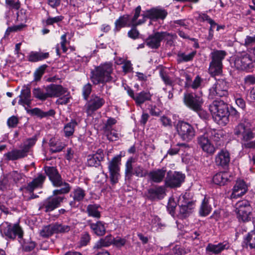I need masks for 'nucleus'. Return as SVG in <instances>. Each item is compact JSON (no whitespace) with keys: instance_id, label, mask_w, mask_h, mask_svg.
<instances>
[{"instance_id":"f257e3e1","label":"nucleus","mask_w":255,"mask_h":255,"mask_svg":"<svg viewBox=\"0 0 255 255\" xmlns=\"http://www.w3.org/2000/svg\"><path fill=\"white\" fill-rule=\"evenodd\" d=\"M213 117L218 122L226 124L230 115L227 104L223 100H214L209 106Z\"/></svg>"},{"instance_id":"f03ea898","label":"nucleus","mask_w":255,"mask_h":255,"mask_svg":"<svg viewBox=\"0 0 255 255\" xmlns=\"http://www.w3.org/2000/svg\"><path fill=\"white\" fill-rule=\"evenodd\" d=\"M112 70L111 65H101L91 71V80L95 85L108 82L111 80Z\"/></svg>"},{"instance_id":"7ed1b4c3","label":"nucleus","mask_w":255,"mask_h":255,"mask_svg":"<svg viewBox=\"0 0 255 255\" xmlns=\"http://www.w3.org/2000/svg\"><path fill=\"white\" fill-rule=\"evenodd\" d=\"M141 9L140 5L137 6L134 10V15L131 18L128 14L121 16L115 21L114 31L115 32L119 31L123 27L139 25L140 24H137L138 22L137 19L140 15Z\"/></svg>"},{"instance_id":"20e7f679","label":"nucleus","mask_w":255,"mask_h":255,"mask_svg":"<svg viewBox=\"0 0 255 255\" xmlns=\"http://www.w3.org/2000/svg\"><path fill=\"white\" fill-rule=\"evenodd\" d=\"M37 139L35 136L27 139L21 149H13L4 154L5 159L8 160H16L27 155L30 148L33 146Z\"/></svg>"},{"instance_id":"39448f33","label":"nucleus","mask_w":255,"mask_h":255,"mask_svg":"<svg viewBox=\"0 0 255 255\" xmlns=\"http://www.w3.org/2000/svg\"><path fill=\"white\" fill-rule=\"evenodd\" d=\"M176 129L182 140L186 142L191 141L196 135L195 128L190 124L183 121L178 122Z\"/></svg>"},{"instance_id":"423d86ee","label":"nucleus","mask_w":255,"mask_h":255,"mask_svg":"<svg viewBox=\"0 0 255 255\" xmlns=\"http://www.w3.org/2000/svg\"><path fill=\"white\" fill-rule=\"evenodd\" d=\"M237 218L240 221L244 222L251 221L253 218L252 207L249 202L244 200L238 202L236 205Z\"/></svg>"},{"instance_id":"0eeeda50","label":"nucleus","mask_w":255,"mask_h":255,"mask_svg":"<svg viewBox=\"0 0 255 255\" xmlns=\"http://www.w3.org/2000/svg\"><path fill=\"white\" fill-rule=\"evenodd\" d=\"M168 14V12L164 8L156 7L149 9L143 11L141 16L142 18L138 19L137 24H142L144 23L147 18L150 20H156L157 19H164Z\"/></svg>"},{"instance_id":"6e6552de","label":"nucleus","mask_w":255,"mask_h":255,"mask_svg":"<svg viewBox=\"0 0 255 255\" xmlns=\"http://www.w3.org/2000/svg\"><path fill=\"white\" fill-rule=\"evenodd\" d=\"M255 128L248 124L241 123L234 128V134L243 142H247L253 139L255 135Z\"/></svg>"},{"instance_id":"1a4fd4ad","label":"nucleus","mask_w":255,"mask_h":255,"mask_svg":"<svg viewBox=\"0 0 255 255\" xmlns=\"http://www.w3.org/2000/svg\"><path fill=\"white\" fill-rule=\"evenodd\" d=\"M0 232L2 236L12 239L17 236L19 239L23 237V231L18 224L12 225L8 222H3L0 225Z\"/></svg>"},{"instance_id":"9d476101","label":"nucleus","mask_w":255,"mask_h":255,"mask_svg":"<svg viewBox=\"0 0 255 255\" xmlns=\"http://www.w3.org/2000/svg\"><path fill=\"white\" fill-rule=\"evenodd\" d=\"M121 157L117 155L113 157L108 163V167L110 173V179L112 184H115L119 181L120 176V164Z\"/></svg>"},{"instance_id":"9b49d317","label":"nucleus","mask_w":255,"mask_h":255,"mask_svg":"<svg viewBox=\"0 0 255 255\" xmlns=\"http://www.w3.org/2000/svg\"><path fill=\"white\" fill-rule=\"evenodd\" d=\"M228 83L222 79L218 80L209 89V97L213 99L215 97H227L229 95Z\"/></svg>"},{"instance_id":"f8f14e48","label":"nucleus","mask_w":255,"mask_h":255,"mask_svg":"<svg viewBox=\"0 0 255 255\" xmlns=\"http://www.w3.org/2000/svg\"><path fill=\"white\" fill-rule=\"evenodd\" d=\"M183 102L189 109L193 111L198 110L203 103V99L192 93H185L184 94Z\"/></svg>"},{"instance_id":"ddd939ff","label":"nucleus","mask_w":255,"mask_h":255,"mask_svg":"<svg viewBox=\"0 0 255 255\" xmlns=\"http://www.w3.org/2000/svg\"><path fill=\"white\" fill-rule=\"evenodd\" d=\"M185 175L181 172L169 171L167 173L165 185L171 188L179 187L185 179Z\"/></svg>"},{"instance_id":"4468645a","label":"nucleus","mask_w":255,"mask_h":255,"mask_svg":"<svg viewBox=\"0 0 255 255\" xmlns=\"http://www.w3.org/2000/svg\"><path fill=\"white\" fill-rule=\"evenodd\" d=\"M64 199V196H50L43 201L39 209H44L45 212H51L58 208Z\"/></svg>"},{"instance_id":"2eb2a0df","label":"nucleus","mask_w":255,"mask_h":255,"mask_svg":"<svg viewBox=\"0 0 255 255\" xmlns=\"http://www.w3.org/2000/svg\"><path fill=\"white\" fill-rule=\"evenodd\" d=\"M105 102L103 98L93 94L85 105L88 116H91L95 111L101 108L104 105Z\"/></svg>"},{"instance_id":"dca6fc26","label":"nucleus","mask_w":255,"mask_h":255,"mask_svg":"<svg viewBox=\"0 0 255 255\" xmlns=\"http://www.w3.org/2000/svg\"><path fill=\"white\" fill-rule=\"evenodd\" d=\"M44 169L46 174L53 185L55 187H60L64 180L56 168L53 166H46L44 167Z\"/></svg>"},{"instance_id":"f3484780","label":"nucleus","mask_w":255,"mask_h":255,"mask_svg":"<svg viewBox=\"0 0 255 255\" xmlns=\"http://www.w3.org/2000/svg\"><path fill=\"white\" fill-rule=\"evenodd\" d=\"M163 31L156 32L150 35L145 40L146 45L151 49H158L163 40Z\"/></svg>"},{"instance_id":"a211bd4d","label":"nucleus","mask_w":255,"mask_h":255,"mask_svg":"<svg viewBox=\"0 0 255 255\" xmlns=\"http://www.w3.org/2000/svg\"><path fill=\"white\" fill-rule=\"evenodd\" d=\"M103 150L99 149L95 153L89 154L87 156V164L90 167H98L101 164V161L104 159Z\"/></svg>"},{"instance_id":"6ab92c4d","label":"nucleus","mask_w":255,"mask_h":255,"mask_svg":"<svg viewBox=\"0 0 255 255\" xmlns=\"http://www.w3.org/2000/svg\"><path fill=\"white\" fill-rule=\"evenodd\" d=\"M208 138V135L205 132L197 137V143L203 151L208 153L213 154L215 151V148Z\"/></svg>"},{"instance_id":"aec40b11","label":"nucleus","mask_w":255,"mask_h":255,"mask_svg":"<svg viewBox=\"0 0 255 255\" xmlns=\"http://www.w3.org/2000/svg\"><path fill=\"white\" fill-rule=\"evenodd\" d=\"M230 246L228 241H225L217 244L209 243L206 248V251L208 254L218 255L222 251L229 249Z\"/></svg>"},{"instance_id":"412c9836","label":"nucleus","mask_w":255,"mask_h":255,"mask_svg":"<svg viewBox=\"0 0 255 255\" xmlns=\"http://www.w3.org/2000/svg\"><path fill=\"white\" fill-rule=\"evenodd\" d=\"M47 92L48 97H59L67 93V89L63 87L60 85L50 84L45 88Z\"/></svg>"},{"instance_id":"4be33fe9","label":"nucleus","mask_w":255,"mask_h":255,"mask_svg":"<svg viewBox=\"0 0 255 255\" xmlns=\"http://www.w3.org/2000/svg\"><path fill=\"white\" fill-rule=\"evenodd\" d=\"M230 161V154L225 149H222L218 153L215 158L217 166L226 168L228 166Z\"/></svg>"},{"instance_id":"5701e85b","label":"nucleus","mask_w":255,"mask_h":255,"mask_svg":"<svg viewBox=\"0 0 255 255\" xmlns=\"http://www.w3.org/2000/svg\"><path fill=\"white\" fill-rule=\"evenodd\" d=\"M164 194V188L160 186L148 189L146 193V196L148 199L154 201L163 198Z\"/></svg>"},{"instance_id":"b1692460","label":"nucleus","mask_w":255,"mask_h":255,"mask_svg":"<svg viewBox=\"0 0 255 255\" xmlns=\"http://www.w3.org/2000/svg\"><path fill=\"white\" fill-rule=\"evenodd\" d=\"M45 179V175L42 173H38L37 177L29 182L24 189L30 193H32L35 189L42 187Z\"/></svg>"},{"instance_id":"393cba45","label":"nucleus","mask_w":255,"mask_h":255,"mask_svg":"<svg viewBox=\"0 0 255 255\" xmlns=\"http://www.w3.org/2000/svg\"><path fill=\"white\" fill-rule=\"evenodd\" d=\"M248 190V187L244 181L237 180L234 185L232 193L231 195V198H236L244 195Z\"/></svg>"},{"instance_id":"a878e982","label":"nucleus","mask_w":255,"mask_h":255,"mask_svg":"<svg viewBox=\"0 0 255 255\" xmlns=\"http://www.w3.org/2000/svg\"><path fill=\"white\" fill-rule=\"evenodd\" d=\"M19 100L18 102L19 105L30 106L31 103L30 89L27 86H24L19 96Z\"/></svg>"},{"instance_id":"bb28decb","label":"nucleus","mask_w":255,"mask_h":255,"mask_svg":"<svg viewBox=\"0 0 255 255\" xmlns=\"http://www.w3.org/2000/svg\"><path fill=\"white\" fill-rule=\"evenodd\" d=\"M88 224L91 230L97 236H102L105 234L106 229L104 222L99 221L96 223H93L89 221Z\"/></svg>"},{"instance_id":"cd10ccee","label":"nucleus","mask_w":255,"mask_h":255,"mask_svg":"<svg viewBox=\"0 0 255 255\" xmlns=\"http://www.w3.org/2000/svg\"><path fill=\"white\" fill-rule=\"evenodd\" d=\"M166 173V169L164 168H162L151 171L148 173V176L152 182L160 183L163 181Z\"/></svg>"},{"instance_id":"c85d7f7f","label":"nucleus","mask_w":255,"mask_h":255,"mask_svg":"<svg viewBox=\"0 0 255 255\" xmlns=\"http://www.w3.org/2000/svg\"><path fill=\"white\" fill-rule=\"evenodd\" d=\"M86 196L85 191L80 187L75 188L71 192L70 196L73 199V201L70 202L71 206H75L76 202L82 201Z\"/></svg>"},{"instance_id":"c756f323","label":"nucleus","mask_w":255,"mask_h":255,"mask_svg":"<svg viewBox=\"0 0 255 255\" xmlns=\"http://www.w3.org/2000/svg\"><path fill=\"white\" fill-rule=\"evenodd\" d=\"M224 50H216L211 53L212 62L210 64H222V61L227 55Z\"/></svg>"},{"instance_id":"7c9ffc66","label":"nucleus","mask_w":255,"mask_h":255,"mask_svg":"<svg viewBox=\"0 0 255 255\" xmlns=\"http://www.w3.org/2000/svg\"><path fill=\"white\" fill-rule=\"evenodd\" d=\"M229 174L226 172H220L216 173L213 177V182L217 185L222 186L229 180Z\"/></svg>"},{"instance_id":"2f4dec72","label":"nucleus","mask_w":255,"mask_h":255,"mask_svg":"<svg viewBox=\"0 0 255 255\" xmlns=\"http://www.w3.org/2000/svg\"><path fill=\"white\" fill-rule=\"evenodd\" d=\"M48 52L31 51L28 55V60L31 62H36L47 58Z\"/></svg>"},{"instance_id":"473e14b6","label":"nucleus","mask_w":255,"mask_h":255,"mask_svg":"<svg viewBox=\"0 0 255 255\" xmlns=\"http://www.w3.org/2000/svg\"><path fill=\"white\" fill-rule=\"evenodd\" d=\"M170 68L161 66L160 69L159 74L161 77L162 80L164 82V84L166 85L173 86V81L172 80L169 76L168 75V74L170 72L172 73V71L169 72Z\"/></svg>"},{"instance_id":"72a5a7b5","label":"nucleus","mask_w":255,"mask_h":255,"mask_svg":"<svg viewBox=\"0 0 255 255\" xmlns=\"http://www.w3.org/2000/svg\"><path fill=\"white\" fill-rule=\"evenodd\" d=\"M206 133L209 137L216 142H220L224 136L223 131L221 130L210 129L208 130Z\"/></svg>"},{"instance_id":"f704fd0d","label":"nucleus","mask_w":255,"mask_h":255,"mask_svg":"<svg viewBox=\"0 0 255 255\" xmlns=\"http://www.w3.org/2000/svg\"><path fill=\"white\" fill-rule=\"evenodd\" d=\"M78 126V123L75 120H71V121L64 126V133L66 137L72 136L75 131V128Z\"/></svg>"},{"instance_id":"c9c22d12","label":"nucleus","mask_w":255,"mask_h":255,"mask_svg":"<svg viewBox=\"0 0 255 255\" xmlns=\"http://www.w3.org/2000/svg\"><path fill=\"white\" fill-rule=\"evenodd\" d=\"M151 95L149 92L142 91L136 94L134 101L138 105H140L146 101L151 100Z\"/></svg>"},{"instance_id":"e433bc0d","label":"nucleus","mask_w":255,"mask_h":255,"mask_svg":"<svg viewBox=\"0 0 255 255\" xmlns=\"http://www.w3.org/2000/svg\"><path fill=\"white\" fill-rule=\"evenodd\" d=\"M113 238L111 235L107 236L103 239L98 241L94 246L95 249H101L103 247H108L113 245Z\"/></svg>"},{"instance_id":"4c0bfd02","label":"nucleus","mask_w":255,"mask_h":255,"mask_svg":"<svg viewBox=\"0 0 255 255\" xmlns=\"http://www.w3.org/2000/svg\"><path fill=\"white\" fill-rule=\"evenodd\" d=\"M196 54V51L190 53L179 52L177 55V60L179 62H187L191 61Z\"/></svg>"},{"instance_id":"58836bf2","label":"nucleus","mask_w":255,"mask_h":255,"mask_svg":"<svg viewBox=\"0 0 255 255\" xmlns=\"http://www.w3.org/2000/svg\"><path fill=\"white\" fill-rule=\"evenodd\" d=\"M180 209L178 213V217L180 219H184L188 217L192 212L194 205L185 206L183 203L181 206H179Z\"/></svg>"},{"instance_id":"ea45409f","label":"nucleus","mask_w":255,"mask_h":255,"mask_svg":"<svg viewBox=\"0 0 255 255\" xmlns=\"http://www.w3.org/2000/svg\"><path fill=\"white\" fill-rule=\"evenodd\" d=\"M135 162V159L133 157H129L126 163L125 176L126 179H130L133 175V168L132 163Z\"/></svg>"},{"instance_id":"a19ab883","label":"nucleus","mask_w":255,"mask_h":255,"mask_svg":"<svg viewBox=\"0 0 255 255\" xmlns=\"http://www.w3.org/2000/svg\"><path fill=\"white\" fill-rule=\"evenodd\" d=\"M100 207V206L97 204H90L88 205L86 210L88 215L97 219L100 218L101 217V213L98 210Z\"/></svg>"},{"instance_id":"79ce46f5","label":"nucleus","mask_w":255,"mask_h":255,"mask_svg":"<svg viewBox=\"0 0 255 255\" xmlns=\"http://www.w3.org/2000/svg\"><path fill=\"white\" fill-rule=\"evenodd\" d=\"M55 234H65L69 232L72 227L69 225L56 223L53 224Z\"/></svg>"},{"instance_id":"37998d69","label":"nucleus","mask_w":255,"mask_h":255,"mask_svg":"<svg viewBox=\"0 0 255 255\" xmlns=\"http://www.w3.org/2000/svg\"><path fill=\"white\" fill-rule=\"evenodd\" d=\"M211 206L209 205V199L205 197L202 201L199 210L200 215L202 216H207L211 212Z\"/></svg>"},{"instance_id":"c03bdc74","label":"nucleus","mask_w":255,"mask_h":255,"mask_svg":"<svg viewBox=\"0 0 255 255\" xmlns=\"http://www.w3.org/2000/svg\"><path fill=\"white\" fill-rule=\"evenodd\" d=\"M54 234L53 224L44 226L39 231L40 236L44 238H48Z\"/></svg>"},{"instance_id":"a18cd8bd","label":"nucleus","mask_w":255,"mask_h":255,"mask_svg":"<svg viewBox=\"0 0 255 255\" xmlns=\"http://www.w3.org/2000/svg\"><path fill=\"white\" fill-rule=\"evenodd\" d=\"M60 187H62L59 189H56L53 191V196H58V195L65 194L69 192L71 190V186L67 182L64 181H62V183Z\"/></svg>"},{"instance_id":"49530a36","label":"nucleus","mask_w":255,"mask_h":255,"mask_svg":"<svg viewBox=\"0 0 255 255\" xmlns=\"http://www.w3.org/2000/svg\"><path fill=\"white\" fill-rule=\"evenodd\" d=\"M23 174L17 171H12L7 175L8 179L12 180L15 183L20 182L23 179Z\"/></svg>"},{"instance_id":"de8ad7c7","label":"nucleus","mask_w":255,"mask_h":255,"mask_svg":"<svg viewBox=\"0 0 255 255\" xmlns=\"http://www.w3.org/2000/svg\"><path fill=\"white\" fill-rule=\"evenodd\" d=\"M148 171L145 169L140 165H136L133 168V175H134L137 177H144L148 175Z\"/></svg>"},{"instance_id":"09e8293b","label":"nucleus","mask_w":255,"mask_h":255,"mask_svg":"<svg viewBox=\"0 0 255 255\" xmlns=\"http://www.w3.org/2000/svg\"><path fill=\"white\" fill-rule=\"evenodd\" d=\"M33 94L36 98L42 101L45 100L47 98H49L47 92H45L43 89L39 88L34 89Z\"/></svg>"},{"instance_id":"8fccbe9b","label":"nucleus","mask_w":255,"mask_h":255,"mask_svg":"<svg viewBox=\"0 0 255 255\" xmlns=\"http://www.w3.org/2000/svg\"><path fill=\"white\" fill-rule=\"evenodd\" d=\"M163 40L166 41V44L169 46H172L174 44V40L177 38V35L175 34L169 33L167 31H163Z\"/></svg>"},{"instance_id":"3c124183","label":"nucleus","mask_w":255,"mask_h":255,"mask_svg":"<svg viewBox=\"0 0 255 255\" xmlns=\"http://www.w3.org/2000/svg\"><path fill=\"white\" fill-rule=\"evenodd\" d=\"M222 72V65H210L209 72L212 76L219 75Z\"/></svg>"},{"instance_id":"603ef678","label":"nucleus","mask_w":255,"mask_h":255,"mask_svg":"<svg viewBox=\"0 0 255 255\" xmlns=\"http://www.w3.org/2000/svg\"><path fill=\"white\" fill-rule=\"evenodd\" d=\"M47 66L46 65H42L40 66L34 73V80L38 81L40 79L41 77L46 70Z\"/></svg>"},{"instance_id":"864d4df0","label":"nucleus","mask_w":255,"mask_h":255,"mask_svg":"<svg viewBox=\"0 0 255 255\" xmlns=\"http://www.w3.org/2000/svg\"><path fill=\"white\" fill-rule=\"evenodd\" d=\"M246 241L247 243L251 248H255V230L248 234Z\"/></svg>"},{"instance_id":"5fc2aeb1","label":"nucleus","mask_w":255,"mask_h":255,"mask_svg":"<svg viewBox=\"0 0 255 255\" xmlns=\"http://www.w3.org/2000/svg\"><path fill=\"white\" fill-rule=\"evenodd\" d=\"M127 242V240L125 238H122L117 237L113 238V245L117 248H121L124 246Z\"/></svg>"},{"instance_id":"6e6d98bb","label":"nucleus","mask_w":255,"mask_h":255,"mask_svg":"<svg viewBox=\"0 0 255 255\" xmlns=\"http://www.w3.org/2000/svg\"><path fill=\"white\" fill-rule=\"evenodd\" d=\"M106 134L107 138L111 141H116L119 139V134L112 128L110 131H104Z\"/></svg>"},{"instance_id":"4d7b16f0","label":"nucleus","mask_w":255,"mask_h":255,"mask_svg":"<svg viewBox=\"0 0 255 255\" xmlns=\"http://www.w3.org/2000/svg\"><path fill=\"white\" fill-rule=\"evenodd\" d=\"M92 91V85L90 83H88L84 85L83 87L82 94L84 99L87 100Z\"/></svg>"},{"instance_id":"13d9d810","label":"nucleus","mask_w":255,"mask_h":255,"mask_svg":"<svg viewBox=\"0 0 255 255\" xmlns=\"http://www.w3.org/2000/svg\"><path fill=\"white\" fill-rule=\"evenodd\" d=\"M63 19V16L62 15L56 16L55 17H49L45 21L46 25H53L54 23H58Z\"/></svg>"},{"instance_id":"bf43d9fd","label":"nucleus","mask_w":255,"mask_h":255,"mask_svg":"<svg viewBox=\"0 0 255 255\" xmlns=\"http://www.w3.org/2000/svg\"><path fill=\"white\" fill-rule=\"evenodd\" d=\"M185 204V206L194 205V203L189 199H187L186 195L180 196L178 200V205L181 206V204Z\"/></svg>"},{"instance_id":"052dcab7","label":"nucleus","mask_w":255,"mask_h":255,"mask_svg":"<svg viewBox=\"0 0 255 255\" xmlns=\"http://www.w3.org/2000/svg\"><path fill=\"white\" fill-rule=\"evenodd\" d=\"M35 247V243L33 241L24 242L22 244L23 250L26 252H30Z\"/></svg>"},{"instance_id":"680f3d73","label":"nucleus","mask_w":255,"mask_h":255,"mask_svg":"<svg viewBox=\"0 0 255 255\" xmlns=\"http://www.w3.org/2000/svg\"><path fill=\"white\" fill-rule=\"evenodd\" d=\"M5 4L10 8L18 9L20 7V3L18 0H5Z\"/></svg>"},{"instance_id":"e2e57ef3","label":"nucleus","mask_w":255,"mask_h":255,"mask_svg":"<svg viewBox=\"0 0 255 255\" xmlns=\"http://www.w3.org/2000/svg\"><path fill=\"white\" fill-rule=\"evenodd\" d=\"M202 79L199 76H197L194 81L189 84V88H192L193 89H197L201 86L202 82Z\"/></svg>"},{"instance_id":"0e129e2a","label":"nucleus","mask_w":255,"mask_h":255,"mask_svg":"<svg viewBox=\"0 0 255 255\" xmlns=\"http://www.w3.org/2000/svg\"><path fill=\"white\" fill-rule=\"evenodd\" d=\"M90 239L91 238L89 234L87 232H84L81 235L80 240V245L82 246H86L88 244V243L90 242Z\"/></svg>"},{"instance_id":"69168bd1","label":"nucleus","mask_w":255,"mask_h":255,"mask_svg":"<svg viewBox=\"0 0 255 255\" xmlns=\"http://www.w3.org/2000/svg\"><path fill=\"white\" fill-rule=\"evenodd\" d=\"M116 123L117 121L115 119L109 118L103 127L104 131H110L112 129V126L116 124Z\"/></svg>"},{"instance_id":"338daca9","label":"nucleus","mask_w":255,"mask_h":255,"mask_svg":"<svg viewBox=\"0 0 255 255\" xmlns=\"http://www.w3.org/2000/svg\"><path fill=\"white\" fill-rule=\"evenodd\" d=\"M64 96L61 98H59L57 100L56 103L58 105H65L69 102L70 96L69 93L67 91V93L63 95Z\"/></svg>"},{"instance_id":"774afa93","label":"nucleus","mask_w":255,"mask_h":255,"mask_svg":"<svg viewBox=\"0 0 255 255\" xmlns=\"http://www.w3.org/2000/svg\"><path fill=\"white\" fill-rule=\"evenodd\" d=\"M27 112L28 113L32 115L37 116L38 117L40 118H44V112L38 108H35L31 110H27Z\"/></svg>"}]
</instances>
